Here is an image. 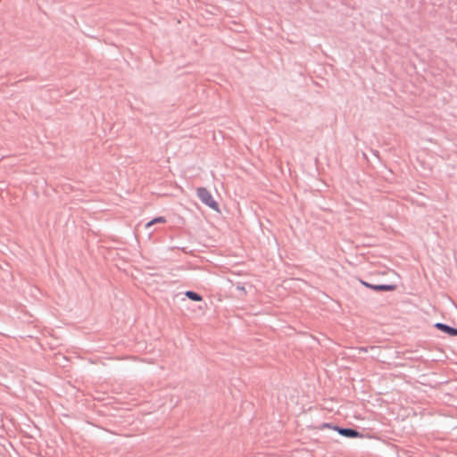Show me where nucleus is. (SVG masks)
<instances>
[{"mask_svg":"<svg viewBox=\"0 0 457 457\" xmlns=\"http://www.w3.org/2000/svg\"><path fill=\"white\" fill-rule=\"evenodd\" d=\"M340 435L347 437H358L360 436L359 432L351 428H334Z\"/></svg>","mask_w":457,"mask_h":457,"instance_id":"7ed1b4c3","label":"nucleus"},{"mask_svg":"<svg viewBox=\"0 0 457 457\" xmlns=\"http://www.w3.org/2000/svg\"><path fill=\"white\" fill-rule=\"evenodd\" d=\"M435 327L436 328H438L439 330L444 331V332L449 334L450 336H453V337L457 336V329L453 328H451V327H449V326H447L445 324L436 323L435 325Z\"/></svg>","mask_w":457,"mask_h":457,"instance_id":"20e7f679","label":"nucleus"},{"mask_svg":"<svg viewBox=\"0 0 457 457\" xmlns=\"http://www.w3.org/2000/svg\"><path fill=\"white\" fill-rule=\"evenodd\" d=\"M362 284L375 291H393L395 289V285H370L367 282H362Z\"/></svg>","mask_w":457,"mask_h":457,"instance_id":"f03ea898","label":"nucleus"},{"mask_svg":"<svg viewBox=\"0 0 457 457\" xmlns=\"http://www.w3.org/2000/svg\"><path fill=\"white\" fill-rule=\"evenodd\" d=\"M196 194L199 199L211 209L220 212L218 203L213 199L212 194L205 187H198Z\"/></svg>","mask_w":457,"mask_h":457,"instance_id":"f257e3e1","label":"nucleus"},{"mask_svg":"<svg viewBox=\"0 0 457 457\" xmlns=\"http://www.w3.org/2000/svg\"><path fill=\"white\" fill-rule=\"evenodd\" d=\"M323 427L330 428L329 424H324Z\"/></svg>","mask_w":457,"mask_h":457,"instance_id":"0eeeda50","label":"nucleus"},{"mask_svg":"<svg viewBox=\"0 0 457 457\" xmlns=\"http://www.w3.org/2000/svg\"><path fill=\"white\" fill-rule=\"evenodd\" d=\"M185 295L187 298H189L192 301L200 302L203 300V297L200 295L193 291H187Z\"/></svg>","mask_w":457,"mask_h":457,"instance_id":"39448f33","label":"nucleus"},{"mask_svg":"<svg viewBox=\"0 0 457 457\" xmlns=\"http://www.w3.org/2000/svg\"><path fill=\"white\" fill-rule=\"evenodd\" d=\"M165 222H166V219L164 217H162V216H160V217L153 219L148 223H146L145 228H148L151 226H153L154 224L165 223Z\"/></svg>","mask_w":457,"mask_h":457,"instance_id":"423d86ee","label":"nucleus"}]
</instances>
